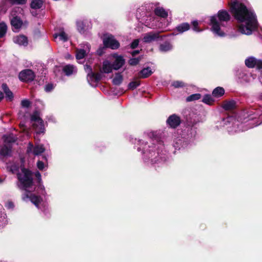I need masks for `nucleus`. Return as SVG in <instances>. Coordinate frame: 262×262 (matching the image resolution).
<instances>
[{"label":"nucleus","mask_w":262,"mask_h":262,"mask_svg":"<svg viewBox=\"0 0 262 262\" xmlns=\"http://www.w3.org/2000/svg\"><path fill=\"white\" fill-rule=\"evenodd\" d=\"M231 12L238 23V30L242 34L250 35L257 27V21L254 12L236 0L230 3Z\"/></svg>","instance_id":"nucleus-1"},{"label":"nucleus","mask_w":262,"mask_h":262,"mask_svg":"<svg viewBox=\"0 0 262 262\" xmlns=\"http://www.w3.org/2000/svg\"><path fill=\"white\" fill-rule=\"evenodd\" d=\"M230 16L225 10L219 11L216 15L210 17V25L212 31L219 36H224L225 32L223 28L225 23L229 20Z\"/></svg>","instance_id":"nucleus-2"},{"label":"nucleus","mask_w":262,"mask_h":262,"mask_svg":"<svg viewBox=\"0 0 262 262\" xmlns=\"http://www.w3.org/2000/svg\"><path fill=\"white\" fill-rule=\"evenodd\" d=\"M21 171L17 173V178L19 184L18 185L20 189L27 190L33 185V172L31 170L24 167H21Z\"/></svg>","instance_id":"nucleus-3"},{"label":"nucleus","mask_w":262,"mask_h":262,"mask_svg":"<svg viewBox=\"0 0 262 262\" xmlns=\"http://www.w3.org/2000/svg\"><path fill=\"white\" fill-rule=\"evenodd\" d=\"M103 43L105 48L112 50H116L120 47L119 42L112 35L104 36L103 38Z\"/></svg>","instance_id":"nucleus-4"},{"label":"nucleus","mask_w":262,"mask_h":262,"mask_svg":"<svg viewBox=\"0 0 262 262\" xmlns=\"http://www.w3.org/2000/svg\"><path fill=\"white\" fill-rule=\"evenodd\" d=\"M18 77L20 81L25 82H29L34 80L35 75L32 70L25 69L19 73Z\"/></svg>","instance_id":"nucleus-5"},{"label":"nucleus","mask_w":262,"mask_h":262,"mask_svg":"<svg viewBox=\"0 0 262 262\" xmlns=\"http://www.w3.org/2000/svg\"><path fill=\"white\" fill-rule=\"evenodd\" d=\"M162 39L159 32H150L145 34L143 40L145 43H150L154 41L161 40Z\"/></svg>","instance_id":"nucleus-6"},{"label":"nucleus","mask_w":262,"mask_h":262,"mask_svg":"<svg viewBox=\"0 0 262 262\" xmlns=\"http://www.w3.org/2000/svg\"><path fill=\"white\" fill-rule=\"evenodd\" d=\"M115 58L114 61L112 63L114 70H118L123 67L125 63V59L121 55H118L116 54L113 55Z\"/></svg>","instance_id":"nucleus-7"},{"label":"nucleus","mask_w":262,"mask_h":262,"mask_svg":"<svg viewBox=\"0 0 262 262\" xmlns=\"http://www.w3.org/2000/svg\"><path fill=\"white\" fill-rule=\"evenodd\" d=\"M167 124L172 128H176L180 124V117L176 114L170 115L166 120Z\"/></svg>","instance_id":"nucleus-8"},{"label":"nucleus","mask_w":262,"mask_h":262,"mask_svg":"<svg viewBox=\"0 0 262 262\" xmlns=\"http://www.w3.org/2000/svg\"><path fill=\"white\" fill-rule=\"evenodd\" d=\"M86 69L89 70L88 77H89L92 80L94 79L96 82H98L101 80L102 79L101 73L93 72L90 66L86 65Z\"/></svg>","instance_id":"nucleus-9"},{"label":"nucleus","mask_w":262,"mask_h":262,"mask_svg":"<svg viewBox=\"0 0 262 262\" xmlns=\"http://www.w3.org/2000/svg\"><path fill=\"white\" fill-rule=\"evenodd\" d=\"M11 25L13 31H14V29L17 31L21 27L23 21L19 17L14 16L11 20Z\"/></svg>","instance_id":"nucleus-10"},{"label":"nucleus","mask_w":262,"mask_h":262,"mask_svg":"<svg viewBox=\"0 0 262 262\" xmlns=\"http://www.w3.org/2000/svg\"><path fill=\"white\" fill-rule=\"evenodd\" d=\"M25 198H29L31 202L37 207L39 206V204L40 203V196L36 195L34 194L31 193L29 195V194L26 193L23 198L24 200H25Z\"/></svg>","instance_id":"nucleus-11"},{"label":"nucleus","mask_w":262,"mask_h":262,"mask_svg":"<svg viewBox=\"0 0 262 262\" xmlns=\"http://www.w3.org/2000/svg\"><path fill=\"white\" fill-rule=\"evenodd\" d=\"M147 156L150 159L152 164L160 162L162 161V158L159 156V153L156 152L155 151L149 152Z\"/></svg>","instance_id":"nucleus-12"},{"label":"nucleus","mask_w":262,"mask_h":262,"mask_svg":"<svg viewBox=\"0 0 262 262\" xmlns=\"http://www.w3.org/2000/svg\"><path fill=\"white\" fill-rule=\"evenodd\" d=\"M14 42L20 46H27L28 44L27 37L24 35H20L14 37Z\"/></svg>","instance_id":"nucleus-13"},{"label":"nucleus","mask_w":262,"mask_h":262,"mask_svg":"<svg viewBox=\"0 0 262 262\" xmlns=\"http://www.w3.org/2000/svg\"><path fill=\"white\" fill-rule=\"evenodd\" d=\"M2 89L6 94V99L8 101H11L13 99L14 96L13 93L9 89L7 84L5 83H3L2 85Z\"/></svg>","instance_id":"nucleus-14"},{"label":"nucleus","mask_w":262,"mask_h":262,"mask_svg":"<svg viewBox=\"0 0 262 262\" xmlns=\"http://www.w3.org/2000/svg\"><path fill=\"white\" fill-rule=\"evenodd\" d=\"M113 69L114 68H113L112 64L108 61L105 60L103 62L102 68L100 69V72L108 74L112 72Z\"/></svg>","instance_id":"nucleus-15"},{"label":"nucleus","mask_w":262,"mask_h":262,"mask_svg":"<svg viewBox=\"0 0 262 262\" xmlns=\"http://www.w3.org/2000/svg\"><path fill=\"white\" fill-rule=\"evenodd\" d=\"M33 127L36 133L38 134L43 133L45 131L43 121H39L38 122L34 123Z\"/></svg>","instance_id":"nucleus-16"},{"label":"nucleus","mask_w":262,"mask_h":262,"mask_svg":"<svg viewBox=\"0 0 262 262\" xmlns=\"http://www.w3.org/2000/svg\"><path fill=\"white\" fill-rule=\"evenodd\" d=\"M186 121L188 126H193L199 121V118L196 114L192 113L189 114V117H187Z\"/></svg>","instance_id":"nucleus-17"},{"label":"nucleus","mask_w":262,"mask_h":262,"mask_svg":"<svg viewBox=\"0 0 262 262\" xmlns=\"http://www.w3.org/2000/svg\"><path fill=\"white\" fill-rule=\"evenodd\" d=\"M154 13L156 15L162 18H166L168 16V13L163 7H158L155 9Z\"/></svg>","instance_id":"nucleus-18"},{"label":"nucleus","mask_w":262,"mask_h":262,"mask_svg":"<svg viewBox=\"0 0 262 262\" xmlns=\"http://www.w3.org/2000/svg\"><path fill=\"white\" fill-rule=\"evenodd\" d=\"M11 146L4 144L0 149V155L3 157L9 156L11 153Z\"/></svg>","instance_id":"nucleus-19"},{"label":"nucleus","mask_w":262,"mask_h":262,"mask_svg":"<svg viewBox=\"0 0 262 262\" xmlns=\"http://www.w3.org/2000/svg\"><path fill=\"white\" fill-rule=\"evenodd\" d=\"M152 73L151 69L149 67L143 69L139 73V76L142 78L148 77Z\"/></svg>","instance_id":"nucleus-20"},{"label":"nucleus","mask_w":262,"mask_h":262,"mask_svg":"<svg viewBox=\"0 0 262 262\" xmlns=\"http://www.w3.org/2000/svg\"><path fill=\"white\" fill-rule=\"evenodd\" d=\"M43 4L42 0H32L30 4V7L33 9H39L42 8Z\"/></svg>","instance_id":"nucleus-21"},{"label":"nucleus","mask_w":262,"mask_h":262,"mask_svg":"<svg viewBox=\"0 0 262 262\" xmlns=\"http://www.w3.org/2000/svg\"><path fill=\"white\" fill-rule=\"evenodd\" d=\"M77 30L81 34H83L87 30L86 25L83 21L79 20L76 22Z\"/></svg>","instance_id":"nucleus-22"},{"label":"nucleus","mask_w":262,"mask_h":262,"mask_svg":"<svg viewBox=\"0 0 262 262\" xmlns=\"http://www.w3.org/2000/svg\"><path fill=\"white\" fill-rule=\"evenodd\" d=\"M123 76L120 73H116L115 77L112 80L113 84L115 85H119L123 81Z\"/></svg>","instance_id":"nucleus-23"},{"label":"nucleus","mask_w":262,"mask_h":262,"mask_svg":"<svg viewBox=\"0 0 262 262\" xmlns=\"http://www.w3.org/2000/svg\"><path fill=\"white\" fill-rule=\"evenodd\" d=\"M74 66L72 64H67L63 67L62 71L67 76H70L73 73Z\"/></svg>","instance_id":"nucleus-24"},{"label":"nucleus","mask_w":262,"mask_h":262,"mask_svg":"<svg viewBox=\"0 0 262 262\" xmlns=\"http://www.w3.org/2000/svg\"><path fill=\"white\" fill-rule=\"evenodd\" d=\"M35 176L36 178V183H37V186L38 188L40 189H44V186L42 184L41 176L40 173L37 171L35 172Z\"/></svg>","instance_id":"nucleus-25"},{"label":"nucleus","mask_w":262,"mask_h":262,"mask_svg":"<svg viewBox=\"0 0 262 262\" xmlns=\"http://www.w3.org/2000/svg\"><path fill=\"white\" fill-rule=\"evenodd\" d=\"M225 91L223 88L221 87H217L213 90L212 95L214 97H219L223 95Z\"/></svg>","instance_id":"nucleus-26"},{"label":"nucleus","mask_w":262,"mask_h":262,"mask_svg":"<svg viewBox=\"0 0 262 262\" xmlns=\"http://www.w3.org/2000/svg\"><path fill=\"white\" fill-rule=\"evenodd\" d=\"M7 31V26L4 23L2 22L0 23V38L4 37Z\"/></svg>","instance_id":"nucleus-27"},{"label":"nucleus","mask_w":262,"mask_h":262,"mask_svg":"<svg viewBox=\"0 0 262 262\" xmlns=\"http://www.w3.org/2000/svg\"><path fill=\"white\" fill-rule=\"evenodd\" d=\"M171 45L168 42H165L161 44L159 47V49L162 52H167L171 49Z\"/></svg>","instance_id":"nucleus-28"},{"label":"nucleus","mask_w":262,"mask_h":262,"mask_svg":"<svg viewBox=\"0 0 262 262\" xmlns=\"http://www.w3.org/2000/svg\"><path fill=\"white\" fill-rule=\"evenodd\" d=\"M3 138L4 139V142L6 144L14 143L16 141V139L13 136V134H11L8 136L4 135Z\"/></svg>","instance_id":"nucleus-29"},{"label":"nucleus","mask_w":262,"mask_h":262,"mask_svg":"<svg viewBox=\"0 0 262 262\" xmlns=\"http://www.w3.org/2000/svg\"><path fill=\"white\" fill-rule=\"evenodd\" d=\"M235 104L234 101H226L223 104V107L226 110H230L234 107Z\"/></svg>","instance_id":"nucleus-30"},{"label":"nucleus","mask_w":262,"mask_h":262,"mask_svg":"<svg viewBox=\"0 0 262 262\" xmlns=\"http://www.w3.org/2000/svg\"><path fill=\"white\" fill-rule=\"evenodd\" d=\"M201 98V95L199 93L192 94L188 96L186 99V102H191L195 100H198Z\"/></svg>","instance_id":"nucleus-31"},{"label":"nucleus","mask_w":262,"mask_h":262,"mask_svg":"<svg viewBox=\"0 0 262 262\" xmlns=\"http://www.w3.org/2000/svg\"><path fill=\"white\" fill-rule=\"evenodd\" d=\"M45 150L42 145H37L34 147L33 152L34 155H39L43 153Z\"/></svg>","instance_id":"nucleus-32"},{"label":"nucleus","mask_w":262,"mask_h":262,"mask_svg":"<svg viewBox=\"0 0 262 262\" xmlns=\"http://www.w3.org/2000/svg\"><path fill=\"white\" fill-rule=\"evenodd\" d=\"M140 84L139 80H134L129 83L128 85V89L129 90H134L137 88Z\"/></svg>","instance_id":"nucleus-33"},{"label":"nucleus","mask_w":262,"mask_h":262,"mask_svg":"<svg viewBox=\"0 0 262 262\" xmlns=\"http://www.w3.org/2000/svg\"><path fill=\"white\" fill-rule=\"evenodd\" d=\"M86 55V51L84 49H79L77 51L76 57L77 59H82Z\"/></svg>","instance_id":"nucleus-34"},{"label":"nucleus","mask_w":262,"mask_h":262,"mask_svg":"<svg viewBox=\"0 0 262 262\" xmlns=\"http://www.w3.org/2000/svg\"><path fill=\"white\" fill-rule=\"evenodd\" d=\"M141 58H142L141 57H138L137 58H130L128 60V64L132 66H137L139 63L140 60H141Z\"/></svg>","instance_id":"nucleus-35"},{"label":"nucleus","mask_w":262,"mask_h":262,"mask_svg":"<svg viewBox=\"0 0 262 262\" xmlns=\"http://www.w3.org/2000/svg\"><path fill=\"white\" fill-rule=\"evenodd\" d=\"M31 120L34 123L42 121V119L39 116L37 112H35L31 116Z\"/></svg>","instance_id":"nucleus-36"},{"label":"nucleus","mask_w":262,"mask_h":262,"mask_svg":"<svg viewBox=\"0 0 262 262\" xmlns=\"http://www.w3.org/2000/svg\"><path fill=\"white\" fill-rule=\"evenodd\" d=\"M57 36H59L60 39L63 41H67L68 40L67 35L64 31H61L58 34H55V38H56Z\"/></svg>","instance_id":"nucleus-37"},{"label":"nucleus","mask_w":262,"mask_h":262,"mask_svg":"<svg viewBox=\"0 0 262 262\" xmlns=\"http://www.w3.org/2000/svg\"><path fill=\"white\" fill-rule=\"evenodd\" d=\"M202 101L206 104L210 105L212 103L213 99L210 96L207 95L204 97Z\"/></svg>","instance_id":"nucleus-38"},{"label":"nucleus","mask_w":262,"mask_h":262,"mask_svg":"<svg viewBox=\"0 0 262 262\" xmlns=\"http://www.w3.org/2000/svg\"><path fill=\"white\" fill-rule=\"evenodd\" d=\"M21 105L23 107L28 108L31 105V102L29 100L24 99L21 101Z\"/></svg>","instance_id":"nucleus-39"},{"label":"nucleus","mask_w":262,"mask_h":262,"mask_svg":"<svg viewBox=\"0 0 262 262\" xmlns=\"http://www.w3.org/2000/svg\"><path fill=\"white\" fill-rule=\"evenodd\" d=\"M26 2L27 0H11V3L13 5H24Z\"/></svg>","instance_id":"nucleus-40"},{"label":"nucleus","mask_w":262,"mask_h":262,"mask_svg":"<svg viewBox=\"0 0 262 262\" xmlns=\"http://www.w3.org/2000/svg\"><path fill=\"white\" fill-rule=\"evenodd\" d=\"M139 43V39H134L132 41V42L130 43V47L132 49H134L138 46Z\"/></svg>","instance_id":"nucleus-41"},{"label":"nucleus","mask_w":262,"mask_h":262,"mask_svg":"<svg viewBox=\"0 0 262 262\" xmlns=\"http://www.w3.org/2000/svg\"><path fill=\"white\" fill-rule=\"evenodd\" d=\"M190 26L188 23H183L181 24V33L188 30Z\"/></svg>","instance_id":"nucleus-42"},{"label":"nucleus","mask_w":262,"mask_h":262,"mask_svg":"<svg viewBox=\"0 0 262 262\" xmlns=\"http://www.w3.org/2000/svg\"><path fill=\"white\" fill-rule=\"evenodd\" d=\"M192 26H193V30L194 31H196V32H200L202 31V30L201 29H199L198 28V26L199 25V23L196 20H194L192 22Z\"/></svg>","instance_id":"nucleus-43"},{"label":"nucleus","mask_w":262,"mask_h":262,"mask_svg":"<svg viewBox=\"0 0 262 262\" xmlns=\"http://www.w3.org/2000/svg\"><path fill=\"white\" fill-rule=\"evenodd\" d=\"M54 88L53 84L52 83H48L46 85L45 90L47 92H51Z\"/></svg>","instance_id":"nucleus-44"},{"label":"nucleus","mask_w":262,"mask_h":262,"mask_svg":"<svg viewBox=\"0 0 262 262\" xmlns=\"http://www.w3.org/2000/svg\"><path fill=\"white\" fill-rule=\"evenodd\" d=\"M37 166L39 170H42L44 168V163L42 161L39 160L37 162Z\"/></svg>","instance_id":"nucleus-45"},{"label":"nucleus","mask_w":262,"mask_h":262,"mask_svg":"<svg viewBox=\"0 0 262 262\" xmlns=\"http://www.w3.org/2000/svg\"><path fill=\"white\" fill-rule=\"evenodd\" d=\"M106 49V48L103 46V47H100L97 50V54L99 56H101L104 53V49Z\"/></svg>","instance_id":"nucleus-46"},{"label":"nucleus","mask_w":262,"mask_h":262,"mask_svg":"<svg viewBox=\"0 0 262 262\" xmlns=\"http://www.w3.org/2000/svg\"><path fill=\"white\" fill-rule=\"evenodd\" d=\"M180 140V139H176V140L174 141V147H175L176 149L179 150L180 149V145L178 142V141H179Z\"/></svg>","instance_id":"nucleus-47"},{"label":"nucleus","mask_w":262,"mask_h":262,"mask_svg":"<svg viewBox=\"0 0 262 262\" xmlns=\"http://www.w3.org/2000/svg\"><path fill=\"white\" fill-rule=\"evenodd\" d=\"M6 206L9 209H12L14 208V205L12 202H9L7 203Z\"/></svg>","instance_id":"nucleus-48"},{"label":"nucleus","mask_w":262,"mask_h":262,"mask_svg":"<svg viewBox=\"0 0 262 262\" xmlns=\"http://www.w3.org/2000/svg\"><path fill=\"white\" fill-rule=\"evenodd\" d=\"M172 85L174 86L175 88H178L180 87V82L178 81L174 82L172 84Z\"/></svg>","instance_id":"nucleus-49"},{"label":"nucleus","mask_w":262,"mask_h":262,"mask_svg":"<svg viewBox=\"0 0 262 262\" xmlns=\"http://www.w3.org/2000/svg\"><path fill=\"white\" fill-rule=\"evenodd\" d=\"M139 53H140L139 50H135L132 52L131 54L133 56H135L136 55L138 54Z\"/></svg>","instance_id":"nucleus-50"},{"label":"nucleus","mask_w":262,"mask_h":262,"mask_svg":"<svg viewBox=\"0 0 262 262\" xmlns=\"http://www.w3.org/2000/svg\"><path fill=\"white\" fill-rule=\"evenodd\" d=\"M4 95L3 92L0 91V102L3 99Z\"/></svg>","instance_id":"nucleus-51"},{"label":"nucleus","mask_w":262,"mask_h":262,"mask_svg":"<svg viewBox=\"0 0 262 262\" xmlns=\"http://www.w3.org/2000/svg\"><path fill=\"white\" fill-rule=\"evenodd\" d=\"M177 30H178L179 32H180V25H179V26H178L177 27Z\"/></svg>","instance_id":"nucleus-52"},{"label":"nucleus","mask_w":262,"mask_h":262,"mask_svg":"<svg viewBox=\"0 0 262 262\" xmlns=\"http://www.w3.org/2000/svg\"><path fill=\"white\" fill-rule=\"evenodd\" d=\"M42 158L45 159V160H47L46 157L45 156H42Z\"/></svg>","instance_id":"nucleus-53"}]
</instances>
